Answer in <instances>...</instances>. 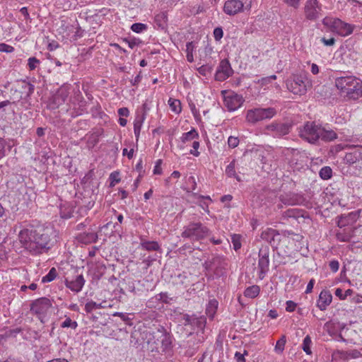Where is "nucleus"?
Listing matches in <instances>:
<instances>
[{
  "mask_svg": "<svg viewBox=\"0 0 362 362\" xmlns=\"http://www.w3.org/2000/svg\"><path fill=\"white\" fill-rule=\"evenodd\" d=\"M52 230L43 226H30L19 233V240L23 247L33 255L42 254L51 247Z\"/></svg>",
  "mask_w": 362,
  "mask_h": 362,
  "instance_id": "1",
  "label": "nucleus"
},
{
  "mask_svg": "<svg viewBox=\"0 0 362 362\" xmlns=\"http://www.w3.org/2000/svg\"><path fill=\"white\" fill-rule=\"evenodd\" d=\"M334 85L340 95L349 100H356L362 96V81L355 76L337 73Z\"/></svg>",
  "mask_w": 362,
  "mask_h": 362,
  "instance_id": "2",
  "label": "nucleus"
},
{
  "mask_svg": "<svg viewBox=\"0 0 362 362\" xmlns=\"http://www.w3.org/2000/svg\"><path fill=\"white\" fill-rule=\"evenodd\" d=\"M299 136L312 144H316L320 139L325 142H330L337 138L334 131L327 129L315 122H305L300 129Z\"/></svg>",
  "mask_w": 362,
  "mask_h": 362,
  "instance_id": "3",
  "label": "nucleus"
},
{
  "mask_svg": "<svg viewBox=\"0 0 362 362\" xmlns=\"http://www.w3.org/2000/svg\"><path fill=\"white\" fill-rule=\"evenodd\" d=\"M209 229L201 222H190L184 227L181 236L192 241H199L209 235Z\"/></svg>",
  "mask_w": 362,
  "mask_h": 362,
  "instance_id": "4",
  "label": "nucleus"
},
{
  "mask_svg": "<svg viewBox=\"0 0 362 362\" xmlns=\"http://www.w3.org/2000/svg\"><path fill=\"white\" fill-rule=\"evenodd\" d=\"M288 89L295 95H303L311 86L305 75H294L292 80L287 82Z\"/></svg>",
  "mask_w": 362,
  "mask_h": 362,
  "instance_id": "5",
  "label": "nucleus"
},
{
  "mask_svg": "<svg viewBox=\"0 0 362 362\" xmlns=\"http://www.w3.org/2000/svg\"><path fill=\"white\" fill-rule=\"evenodd\" d=\"M276 114V110L274 107L254 108L247 110L246 120L251 124H255L263 119H271Z\"/></svg>",
  "mask_w": 362,
  "mask_h": 362,
  "instance_id": "6",
  "label": "nucleus"
},
{
  "mask_svg": "<svg viewBox=\"0 0 362 362\" xmlns=\"http://www.w3.org/2000/svg\"><path fill=\"white\" fill-rule=\"evenodd\" d=\"M292 127L293 124L291 122H274L267 125L265 129L268 132V134H272L274 137L281 138L288 134Z\"/></svg>",
  "mask_w": 362,
  "mask_h": 362,
  "instance_id": "7",
  "label": "nucleus"
},
{
  "mask_svg": "<svg viewBox=\"0 0 362 362\" xmlns=\"http://www.w3.org/2000/svg\"><path fill=\"white\" fill-rule=\"evenodd\" d=\"M269 253L270 250L268 246L262 247L259 250L258 269L259 278L263 279L269 269Z\"/></svg>",
  "mask_w": 362,
  "mask_h": 362,
  "instance_id": "8",
  "label": "nucleus"
},
{
  "mask_svg": "<svg viewBox=\"0 0 362 362\" xmlns=\"http://www.w3.org/2000/svg\"><path fill=\"white\" fill-rule=\"evenodd\" d=\"M85 282L83 276L78 274L76 270H74V275L66 276L64 280L66 286L75 293H78L82 290Z\"/></svg>",
  "mask_w": 362,
  "mask_h": 362,
  "instance_id": "9",
  "label": "nucleus"
},
{
  "mask_svg": "<svg viewBox=\"0 0 362 362\" xmlns=\"http://www.w3.org/2000/svg\"><path fill=\"white\" fill-rule=\"evenodd\" d=\"M322 5L317 0H307L304 7L306 19L315 21L320 16Z\"/></svg>",
  "mask_w": 362,
  "mask_h": 362,
  "instance_id": "10",
  "label": "nucleus"
},
{
  "mask_svg": "<svg viewBox=\"0 0 362 362\" xmlns=\"http://www.w3.org/2000/svg\"><path fill=\"white\" fill-rule=\"evenodd\" d=\"M204 267L206 270H214L217 274H221L228 267L226 259L223 256H214L211 259L206 261Z\"/></svg>",
  "mask_w": 362,
  "mask_h": 362,
  "instance_id": "11",
  "label": "nucleus"
},
{
  "mask_svg": "<svg viewBox=\"0 0 362 362\" xmlns=\"http://www.w3.org/2000/svg\"><path fill=\"white\" fill-rule=\"evenodd\" d=\"M279 199L283 204L286 206L305 205L306 202L303 195L293 192L281 194Z\"/></svg>",
  "mask_w": 362,
  "mask_h": 362,
  "instance_id": "12",
  "label": "nucleus"
},
{
  "mask_svg": "<svg viewBox=\"0 0 362 362\" xmlns=\"http://www.w3.org/2000/svg\"><path fill=\"white\" fill-rule=\"evenodd\" d=\"M52 306V302L48 298H40L33 301L30 305V310L37 314H45Z\"/></svg>",
  "mask_w": 362,
  "mask_h": 362,
  "instance_id": "13",
  "label": "nucleus"
},
{
  "mask_svg": "<svg viewBox=\"0 0 362 362\" xmlns=\"http://www.w3.org/2000/svg\"><path fill=\"white\" fill-rule=\"evenodd\" d=\"M233 73V71L228 60L223 59L217 68L215 78L218 81H223L230 76Z\"/></svg>",
  "mask_w": 362,
  "mask_h": 362,
  "instance_id": "14",
  "label": "nucleus"
},
{
  "mask_svg": "<svg viewBox=\"0 0 362 362\" xmlns=\"http://www.w3.org/2000/svg\"><path fill=\"white\" fill-rule=\"evenodd\" d=\"M182 319L184 320V325H190L193 328L197 327L199 329H203L206 325V320L204 316H197L196 315L184 314Z\"/></svg>",
  "mask_w": 362,
  "mask_h": 362,
  "instance_id": "15",
  "label": "nucleus"
},
{
  "mask_svg": "<svg viewBox=\"0 0 362 362\" xmlns=\"http://www.w3.org/2000/svg\"><path fill=\"white\" fill-rule=\"evenodd\" d=\"M244 102L243 98L234 93L224 97V105L229 111H235L238 109Z\"/></svg>",
  "mask_w": 362,
  "mask_h": 362,
  "instance_id": "16",
  "label": "nucleus"
},
{
  "mask_svg": "<svg viewBox=\"0 0 362 362\" xmlns=\"http://www.w3.org/2000/svg\"><path fill=\"white\" fill-rule=\"evenodd\" d=\"M244 4L241 0H228L225 2L223 11L229 15L234 16L243 11Z\"/></svg>",
  "mask_w": 362,
  "mask_h": 362,
  "instance_id": "17",
  "label": "nucleus"
},
{
  "mask_svg": "<svg viewBox=\"0 0 362 362\" xmlns=\"http://www.w3.org/2000/svg\"><path fill=\"white\" fill-rule=\"evenodd\" d=\"M164 329V327L160 326L157 329L153 331H147L145 333V339H146V342L148 344L153 345L152 348V351L156 349L157 351H159L158 349V343L156 341V339H159L162 336V331Z\"/></svg>",
  "mask_w": 362,
  "mask_h": 362,
  "instance_id": "18",
  "label": "nucleus"
},
{
  "mask_svg": "<svg viewBox=\"0 0 362 362\" xmlns=\"http://www.w3.org/2000/svg\"><path fill=\"white\" fill-rule=\"evenodd\" d=\"M354 25L342 21L341 19L337 21L334 32H336L341 36H348L353 33Z\"/></svg>",
  "mask_w": 362,
  "mask_h": 362,
  "instance_id": "19",
  "label": "nucleus"
},
{
  "mask_svg": "<svg viewBox=\"0 0 362 362\" xmlns=\"http://www.w3.org/2000/svg\"><path fill=\"white\" fill-rule=\"evenodd\" d=\"M332 300V296L331 293L327 290H322L319 295L317 306L320 310H325L327 307L331 303Z\"/></svg>",
  "mask_w": 362,
  "mask_h": 362,
  "instance_id": "20",
  "label": "nucleus"
},
{
  "mask_svg": "<svg viewBox=\"0 0 362 362\" xmlns=\"http://www.w3.org/2000/svg\"><path fill=\"white\" fill-rule=\"evenodd\" d=\"M284 219L293 218L298 220L299 218H309L307 211L299 209H290L284 211L282 214Z\"/></svg>",
  "mask_w": 362,
  "mask_h": 362,
  "instance_id": "21",
  "label": "nucleus"
},
{
  "mask_svg": "<svg viewBox=\"0 0 362 362\" xmlns=\"http://www.w3.org/2000/svg\"><path fill=\"white\" fill-rule=\"evenodd\" d=\"M162 336L160 337V349L163 352H169L172 349V344H173V339L172 337L168 333L166 329L164 328V329L162 331Z\"/></svg>",
  "mask_w": 362,
  "mask_h": 362,
  "instance_id": "22",
  "label": "nucleus"
},
{
  "mask_svg": "<svg viewBox=\"0 0 362 362\" xmlns=\"http://www.w3.org/2000/svg\"><path fill=\"white\" fill-rule=\"evenodd\" d=\"M77 239L83 244L95 243L98 239V235L94 232L83 233L78 234Z\"/></svg>",
  "mask_w": 362,
  "mask_h": 362,
  "instance_id": "23",
  "label": "nucleus"
},
{
  "mask_svg": "<svg viewBox=\"0 0 362 362\" xmlns=\"http://www.w3.org/2000/svg\"><path fill=\"white\" fill-rule=\"evenodd\" d=\"M140 247L142 250L147 251H159L160 247L156 241H148L144 239H141L140 243Z\"/></svg>",
  "mask_w": 362,
  "mask_h": 362,
  "instance_id": "24",
  "label": "nucleus"
},
{
  "mask_svg": "<svg viewBox=\"0 0 362 362\" xmlns=\"http://www.w3.org/2000/svg\"><path fill=\"white\" fill-rule=\"evenodd\" d=\"M168 16L166 12L158 13L154 18V22L158 28L164 30L167 27Z\"/></svg>",
  "mask_w": 362,
  "mask_h": 362,
  "instance_id": "25",
  "label": "nucleus"
},
{
  "mask_svg": "<svg viewBox=\"0 0 362 362\" xmlns=\"http://www.w3.org/2000/svg\"><path fill=\"white\" fill-rule=\"evenodd\" d=\"M144 120V114H138L134 122V132L136 140H138L141 129L143 122Z\"/></svg>",
  "mask_w": 362,
  "mask_h": 362,
  "instance_id": "26",
  "label": "nucleus"
},
{
  "mask_svg": "<svg viewBox=\"0 0 362 362\" xmlns=\"http://www.w3.org/2000/svg\"><path fill=\"white\" fill-rule=\"evenodd\" d=\"M226 174L229 177H234L238 182H241V177L235 172V160L233 159L226 168Z\"/></svg>",
  "mask_w": 362,
  "mask_h": 362,
  "instance_id": "27",
  "label": "nucleus"
},
{
  "mask_svg": "<svg viewBox=\"0 0 362 362\" xmlns=\"http://www.w3.org/2000/svg\"><path fill=\"white\" fill-rule=\"evenodd\" d=\"M260 292V288L257 285H253L247 287L244 291V296L247 298H255Z\"/></svg>",
  "mask_w": 362,
  "mask_h": 362,
  "instance_id": "28",
  "label": "nucleus"
},
{
  "mask_svg": "<svg viewBox=\"0 0 362 362\" xmlns=\"http://www.w3.org/2000/svg\"><path fill=\"white\" fill-rule=\"evenodd\" d=\"M199 134L194 129H192L188 132L182 134L180 139L182 143L186 144L189 141L194 140V139H198Z\"/></svg>",
  "mask_w": 362,
  "mask_h": 362,
  "instance_id": "29",
  "label": "nucleus"
},
{
  "mask_svg": "<svg viewBox=\"0 0 362 362\" xmlns=\"http://www.w3.org/2000/svg\"><path fill=\"white\" fill-rule=\"evenodd\" d=\"M278 235L279 233L276 230L267 229L262 233L261 238L267 242L272 243V241H274V237Z\"/></svg>",
  "mask_w": 362,
  "mask_h": 362,
  "instance_id": "30",
  "label": "nucleus"
},
{
  "mask_svg": "<svg viewBox=\"0 0 362 362\" xmlns=\"http://www.w3.org/2000/svg\"><path fill=\"white\" fill-rule=\"evenodd\" d=\"M61 327L76 329L78 327V323L76 321L72 320L69 317L65 316V320L61 324Z\"/></svg>",
  "mask_w": 362,
  "mask_h": 362,
  "instance_id": "31",
  "label": "nucleus"
},
{
  "mask_svg": "<svg viewBox=\"0 0 362 362\" xmlns=\"http://www.w3.org/2000/svg\"><path fill=\"white\" fill-rule=\"evenodd\" d=\"M319 175L322 180L330 179L332 176V170L329 166H325L321 168Z\"/></svg>",
  "mask_w": 362,
  "mask_h": 362,
  "instance_id": "32",
  "label": "nucleus"
},
{
  "mask_svg": "<svg viewBox=\"0 0 362 362\" xmlns=\"http://www.w3.org/2000/svg\"><path fill=\"white\" fill-rule=\"evenodd\" d=\"M57 276V269L54 267L50 269L49 272L47 275L42 277V283H48L52 281Z\"/></svg>",
  "mask_w": 362,
  "mask_h": 362,
  "instance_id": "33",
  "label": "nucleus"
},
{
  "mask_svg": "<svg viewBox=\"0 0 362 362\" xmlns=\"http://www.w3.org/2000/svg\"><path fill=\"white\" fill-rule=\"evenodd\" d=\"M338 19L339 18H334L332 17L327 16L322 20V24L325 26L329 28L332 31H334V29L337 23V21H338Z\"/></svg>",
  "mask_w": 362,
  "mask_h": 362,
  "instance_id": "34",
  "label": "nucleus"
},
{
  "mask_svg": "<svg viewBox=\"0 0 362 362\" xmlns=\"http://www.w3.org/2000/svg\"><path fill=\"white\" fill-rule=\"evenodd\" d=\"M175 281L177 284L185 285V286H187L189 283L188 281V277L185 272L177 275L175 278Z\"/></svg>",
  "mask_w": 362,
  "mask_h": 362,
  "instance_id": "35",
  "label": "nucleus"
},
{
  "mask_svg": "<svg viewBox=\"0 0 362 362\" xmlns=\"http://www.w3.org/2000/svg\"><path fill=\"white\" fill-rule=\"evenodd\" d=\"M286 342V336L283 335L280 338V339H279L276 341V346H275V348H274L275 351L276 353H279V354L282 353L283 351L284 350V346H285Z\"/></svg>",
  "mask_w": 362,
  "mask_h": 362,
  "instance_id": "36",
  "label": "nucleus"
},
{
  "mask_svg": "<svg viewBox=\"0 0 362 362\" xmlns=\"http://www.w3.org/2000/svg\"><path fill=\"white\" fill-rule=\"evenodd\" d=\"M22 89L26 93V96L30 97L34 92L35 86L29 82L23 81L22 82Z\"/></svg>",
  "mask_w": 362,
  "mask_h": 362,
  "instance_id": "37",
  "label": "nucleus"
},
{
  "mask_svg": "<svg viewBox=\"0 0 362 362\" xmlns=\"http://www.w3.org/2000/svg\"><path fill=\"white\" fill-rule=\"evenodd\" d=\"M312 344L311 338L309 335H307L303 341L302 348L307 354H311L310 345Z\"/></svg>",
  "mask_w": 362,
  "mask_h": 362,
  "instance_id": "38",
  "label": "nucleus"
},
{
  "mask_svg": "<svg viewBox=\"0 0 362 362\" xmlns=\"http://www.w3.org/2000/svg\"><path fill=\"white\" fill-rule=\"evenodd\" d=\"M169 105H170L171 110L173 112H175L176 113H179L181 111L182 108H181V103H180V100L170 99Z\"/></svg>",
  "mask_w": 362,
  "mask_h": 362,
  "instance_id": "39",
  "label": "nucleus"
},
{
  "mask_svg": "<svg viewBox=\"0 0 362 362\" xmlns=\"http://www.w3.org/2000/svg\"><path fill=\"white\" fill-rule=\"evenodd\" d=\"M110 180V187H114L117 183L120 182L119 173L117 171L112 172L109 177Z\"/></svg>",
  "mask_w": 362,
  "mask_h": 362,
  "instance_id": "40",
  "label": "nucleus"
},
{
  "mask_svg": "<svg viewBox=\"0 0 362 362\" xmlns=\"http://www.w3.org/2000/svg\"><path fill=\"white\" fill-rule=\"evenodd\" d=\"M131 29L134 33H140L147 29V25L141 23H136L132 24Z\"/></svg>",
  "mask_w": 362,
  "mask_h": 362,
  "instance_id": "41",
  "label": "nucleus"
},
{
  "mask_svg": "<svg viewBox=\"0 0 362 362\" xmlns=\"http://www.w3.org/2000/svg\"><path fill=\"white\" fill-rule=\"evenodd\" d=\"M337 239L341 242H349L351 235L346 232H339L336 235Z\"/></svg>",
  "mask_w": 362,
  "mask_h": 362,
  "instance_id": "42",
  "label": "nucleus"
},
{
  "mask_svg": "<svg viewBox=\"0 0 362 362\" xmlns=\"http://www.w3.org/2000/svg\"><path fill=\"white\" fill-rule=\"evenodd\" d=\"M231 241L233 245V249L237 251L241 247L240 236L239 235L234 234L231 237Z\"/></svg>",
  "mask_w": 362,
  "mask_h": 362,
  "instance_id": "43",
  "label": "nucleus"
},
{
  "mask_svg": "<svg viewBox=\"0 0 362 362\" xmlns=\"http://www.w3.org/2000/svg\"><path fill=\"white\" fill-rule=\"evenodd\" d=\"M362 356V354L356 350V349H353V350H350V351H347L346 352V358H358L359 357H361Z\"/></svg>",
  "mask_w": 362,
  "mask_h": 362,
  "instance_id": "44",
  "label": "nucleus"
},
{
  "mask_svg": "<svg viewBox=\"0 0 362 362\" xmlns=\"http://www.w3.org/2000/svg\"><path fill=\"white\" fill-rule=\"evenodd\" d=\"M113 316L119 317L127 325H132V319L126 313L116 312L113 314Z\"/></svg>",
  "mask_w": 362,
  "mask_h": 362,
  "instance_id": "45",
  "label": "nucleus"
},
{
  "mask_svg": "<svg viewBox=\"0 0 362 362\" xmlns=\"http://www.w3.org/2000/svg\"><path fill=\"white\" fill-rule=\"evenodd\" d=\"M344 160L347 163L352 164L358 160V156L356 153H349L346 154Z\"/></svg>",
  "mask_w": 362,
  "mask_h": 362,
  "instance_id": "46",
  "label": "nucleus"
},
{
  "mask_svg": "<svg viewBox=\"0 0 362 362\" xmlns=\"http://www.w3.org/2000/svg\"><path fill=\"white\" fill-rule=\"evenodd\" d=\"M156 298L158 300H160L162 301L163 303H170L171 300H173V298H170L168 295L167 293H160L159 294H158L156 296Z\"/></svg>",
  "mask_w": 362,
  "mask_h": 362,
  "instance_id": "47",
  "label": "nucleus"
},
{
  "mask_svg": "<svg viewBox=\"0 0 362 362\" xmlns=\"http://www.w3.org/2000/svg\"><path fill=\"white\" fill-rule=\"evenodd\" d=\"M97 303L91 300L86 303L85 310L87 313H91L93 310H96Z\"/></svg>",
  "mask_w": 362,
  "mask_h": 362,
  "instance_id": "48",
  "label": "nucleus"
},
{
  "mask_svg": "<svg viewBox=\"0 0 362 362\" xmlns=\"http://www.w3.org/2000/svg\"><path fill=\"white\" fill-rule=\"evenodd\" d=\"M14 51V47L5 44V43H1L0 44V52H6V53H11Z\"/></svg>",
  "mask_w": 362,
  "mask_h": 362,
  "instance_id": "49",
  "label": "nucleus"
},
{
  "mask_svg": "<svg viewBox=\"0 0 362 362\" xmlns=\"http://www.w3.org/2000/svg\"><path fill=\"white\" fill-rule=\"evenodd\" d=\"M39 64H40V60H38L35 57H30L28 59V65L30 70H34L36 68L37 65Z\"/></svg>",
  "mask_w": 362,
  "mask_h": 362,
  "instance_id": "50",
  "label": "nucleus"
},
{
  "mask_svg": "<svg viewBox=\"0 0 362 362\" xmlns=\"http://www.w3.org/2000/svg\"><path fill=\"white\" fill-rule=\"evenodd\" d=\"M239 144V139L238 137H235V136H229L228 139V144L229 146V147L230 148H235L238 146Z\"/></svg>",
  "mask_w": 362,
  "mask_h": 362,
  "instance_id": "51",
  "label": "nucleus"
},
{
  "mask_svg": "<svg viewBox=\"0 0 362 362\" xmlns=\"http://www.w3.org/2000/svg\"><path fill=\"white\" fill-rule=\"evenodd\" d=\"M223 35V31L221 28H216L214 30V37L216 41L220 40Z\"/></svg>",
  "mask_w": 362,
  "mask_h": 362,
  "instance_id": "52",
  "label": "nucleus"
},
{
  "mask_svg": "<svg viewBox=\"0 0 362 362\" xmlns=\"http://www.w3.org/2000/svg\"><path fill=\"white\" fill-rule=\"evenodd\" d=\"M349 224V221L347 220V216H344L341 215L339 217V220L337 221V226L339 228H343Z\"/></svg>",
  "mask_w": 362,
  "mask_h": 362,
  "instance_id": "53",
  "label": "nucleus"
},
{
  "mask_svg": "<svg viewBox=\"0 0 362 362\" xmlns=\"http://www.w3.org/2000/svg\"><path fill=\"white\" fill-rule=\"evenodd\" d=\"M192 147L194 150H190V154L194 156H198L199 155V152L197 151V149L199 147V142L197 141H194L192 143Z\"/></svg>",
  "mask_w": 362,
  "mask_h": 362,
  "instance_id": "54",
  "label": "nucleus"
},
{
  "mask_svg": "<svg viewBox=\"0 0 362 362\" xmlns=\"http://www.w3.org/2000/svg\"><path fill=\"white\" fill-rule=\"evenodd\" d=\"M11 104V103L9 100H4L0 103V115L1 117L6 112V107Z\"/></svg>",
  "mask_w": 362,
  "mask_h": 362,
  "instance_id": "55",
  "label": "nucleus"
},
{
  "mask_svg": "<svg viewBox=\"0 0 362 362\" xmlns=\"http://www.w3.org/2000/svg\"><path fill=\"white\" fill-rule=\"evenodd\" d=\"M286 310L287 312H293L296 309L297 304L292 300H287L286 303Z\"/></svg>",
  "mask_w": 362,
  "mask_h": 362,
  "instance_id": "56",
  "label": "nucleus"
},
{
  "mask_svg": "<svg viewBox=\"0 0 362 362\" xmlns=\"http://www.w3.org/2000/svg\"><path fill=\"white\" fill-rule=\"evenodd\" d=\"M161 164H162V160L158 159L156 163V165L153 169V174L160 175L162 173V169L160 167Z\"/></svg>",
  "mask_w": 362,
  "mask_h": 362,
  "instance_id": "57",
  "label": "nucleus"
},
{
  "mask_svg": "<svg viewBox=\"0 0 362 362\" xmlns=\"http://www.w3.org/2000/svg\"><path fill=\"white\" fill-rule=\"evenodd\" d=\"M141 78H142L141 71H140L139 74L136 76H135V78L134 79H132L130 81L132 86H137L141 82Z\"/></svg>",
  "mask_w": 362,
  "mask_h": 362,
  "instance_id": "58",
  "label": "nucleus"
},
{
  "mask_svg": "<svg viewBox=\"0 0 362 362\" xmlns=\"http://www.w3.org/2000/svg\"><path fill=\"white\" fill-rule=\"evenodd\" d=\"M329 268L333 272H337L339 267V262L337 260H332L329 262Z\"/></svg>",
  "mask_w": 362,
  "mask_h": 362,
  "instance_id": "59",
  "label": "nucleus"
},
{
  "mask_svg": "<svg viewBox=\"0 0 362 362\" xmlns=\"http://www.w3.org/2000/svg\"><path fill=\"white\" fill-rule=\"evenodd\" d=\"M247 351H245V353L244 354L240 353V352H236L235 354V359L236 361V362H245V356L244 355L245 354H247Z\"/></svg>",
  "mask_w": 362,
  "mask_h": 362,
  "instance_id": "60",
  "label": "nucleus"
},
{
  "mask_svg": "<svg viewBox=\"0 0 362 362\" xmlns=\"http://www.w3.org/2000/svg\"><path fill=\"white\" fill-rule=\"evenodd\" d=\"M276 75H272V76H267V77H264V78H262L261 79V81H262V85H266L269 83H271L272 81L273 80H276Z\"/></svg>",
  "mask_w": 362,
  "mask_h": 362,
  "instance_id": "61",
  "label": "nucleus"
},
{
  "mask_svg": "<svg viewBox=\"0 0 362 362\" xmlns=\"http://www.w3.org/2000/svg\"><path fill=\"white\" fill-rule=\"evenodd\" d=\"M322 42L325 45L327 46H332L335 43V39L334 37H331L329 39H326L325 37L322 38Z\"/></svg>",
  "mask_w": 362,
  "mask_h": 362,
  "instance_id": "62",
  "label": "nucleus"
},
{
  "mask_svg": "<svg viewBox=\"0 0 362 362\" xmlns=\"http://www.w3.org/2000/svg\"><path fill=\"white\" fill-rule=\"evenodd\" d=\"M5 156V141L0 138V159Z\"/></svg>",
  "mask_w": 362,
  "mask_h": 362,
  "instance_id": "63",
  "label": "nucleus"
},
{
  "mask_svg": "<svg viewBox=\"0 0 362 362\" xmlns=\"http://www.w3.org/2000/svg\"><path fill=\"white\" fill-rule=\"evenodd\" d=\"M314 284H315V280L313 279H310L307 285V288L305 290L306 293H310L312 292Z\"/></svg>",
  "mask_w": 362,
  "mask_h": 362,
  "instance_id": "64",
  "label": "nucleus"
}]
</instances>
